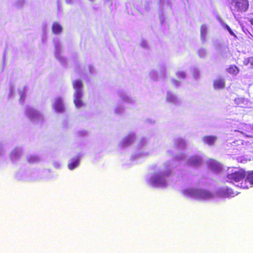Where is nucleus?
<instances>
[{
	"mask_svg": "<svg viewBox=\"0 0 253 253\" xmlns=\"http://www.w3.org/2000/svg\"><path fill=\"white\" fill-rule=\"evenodd\" d=\"M72 84L74 89V103L77 108L80 109L85 105L83 100L84 96L83 84L81 80H75L73 81Z\"/></svg>",
	"mask_w": 253,
	"mask_h": 253,
	"instance_id": "f257e3e1",
	"label": "nucleus"
},
{
	"mask_svg": "<svg viewBox=\"0 0 253 253\" xmlns=\"http://www.w3.org/2000/svg\"><path fill=\"white\" fill-rule=\"evenodd\" d=\"M228 3L234 14L236 12L246 11L249 7L247 0H228Z\"/></svg>",
	"mask_w": 253,
	"mask_h": 253,
	"instance_id": "f03ea898",
	"label": "nucleus"
},
{
	"mask_svg": "<svg viewBox=\"0 0 253 253\" xmlns=\"http://www.w3.org/2000/svg\"><path fill=\"white\" fill-rule=\"evenodd\" d=\"M25 114L33 122L41 123L44 121L42 114L33 107H27L25 110Z\"/></svg>",
	"mask_w": 253,
	"mask_h": 253,
	"instance_id": "7ed1b4c3",
	"label": "nucleus"
},
{
	"mask_svg": "<svg viewBox=\"0 0 253 253\" xmlns=\"http://www.w3.org/2000/svg\"><path fill=\"white\" fill-rule=\"evenodd\" d=\"M53 42L55 46L54 56L61 64L65 65L66 63V59L61 55L63 51L62 46L58 39H54Z\"/></svg>",
	"mask_w": 253,
	"mask_h": 253,
	"instance_id": "20e7f679",
	"label": "nucleus"
},
{
	"mask_svg": "<svg viewBox=\"0 0 253 253\" xmlns=\"http://www.w3.org/2000/svg\"><path fill=\"white\" fill-rule=\"evenodd\" d=\"M246 176V171L243 169H240L227 175L228 180L230 182H239L244 179Z\"/></svg>",
	"mask_w": 253,
	"mask_h": 253,
	"instance_id": "39448f33",
	"label": "nucleus"
},
{
	"mask_svg": "<svg viewBox=\"0 0 253 253\" xmlns=\"http://www.w3.org/2000/svg\"><path fill=\"white\" fill-rule=\"evenodd\" d=\"M166 100L167 102L176 106L180 105L181 103V100L177 95L170 90L167 91Z\"/></svg>",
	"mask_w": 253,
	"mask_h": 253,
	"instance_id": "423d86ee",
	"label": "nucleus"
},
{
	"mask_svg": "<svg viewBox=\"0 0 253 253\" xmlns=\"http://www.w3.org/2000/svg\"><path fill=\"white\" fill-rule=\"evenodd\" d=\"M64 100L63 97L61 96L55 98L52 107L56 112L62 113L65 111Z\"/></svg>",
	"mask_w": 253,
	"mask_h": 253,
	"instance_id": "0eeeda50",
	"label": "nucleus"
},
{
	"mask_svg": "<svg viewBox=\"0 0 253 253\" xmlns=\"http://www.w3.org/2000/svg\"><path fill=\"white\" fill-rule=\"evenodd\" d=\"M166 74V67L162 66L160 68V75H159L157 72L155 70H152L149 72L150 78L154 81H158L161 77H164Z\"/></svg>",
	"mask_w": 253,
	"mask_h": 253,
	"instance_id": "6e6552de",
	"label": "nucleus"
},
{
	"mask_svg": "<svg viewBox=\"0 0 253 253\" xmlns=\"http://www.w3.org/2000/svg\"><path fill=\"white\" fill-rule=\"evenodd\" d=\"M196 198L197 200L209 199L212 197V194L211 192L205 189H199L196 193Z\"/></svg>",
	"mask_w": 253,
	"mask_h": 253,
	"instance_id": "1a4fd4ad",
	"label": "nucleus"
},
{
	"mask_svg": "<svg viewBox=\"0 0 253 253\" xmlns=\"http://www.w3.org/2000/svg\"><path fill=\"white\" fill-rule=\"evenodd\" d=\"M117 94L121 100L126 103L133 104L135 103V100L123 90L118 91Z\"/></svg>",
	"mask_w": 253,
	"mask_h": 253,
	"instance_id": "9d476101",
	"label": "nucleus"
},
{
	"mask_svg": "<svg viewBox=\"0 0 253 253\" xmlns=\"http://www.w3.org/2000/svg\"><path fill=\"white\" fill-rule=\"evenodd\" d=\"M164 176L162 174H158L151 178V184L155 186H157L159 184L164 182Z\"/></svg>",
	"mask_w": 253,
	"mask_h": 253,
	"instance_id": "9b49d317",
	"label": "nucleus"
},
{
	"mask_svg": "<svg viewBox=\"0 0 253 253\" xmlns=\"http://www.w3.org/2000/svg\"><path fill=\"white\" fill-rule=\"evenodd\" d=\"M80 158L79 156H77L72 158L68 165L69 169L70 170H73L76 168L78 167L80 164Z\"/></svg>",
	"mask_w": 253,
	"mask_h": 253,
	"instance_id": "f8f14e48",
	"label": "nucleus"
},
{
	"mask_svg": "<svg viewBox=\"0 0 253 253\" xmlns=\"http://www.w3.org/2000/svg\"><path fill=\"white\" fill-rule=\"evenodd\" d=\"M208 32V28L207 25L203 24L201 26L200 29V37L202 42H204L206 41V36Z\"/></svg>",
	"mask_w": 253,
	"mask_h": 253,
	"instance_id": "ddd939ff",
	"label": "nucleus"
},
{
	"mask_svg": "<svg viewBox=\"0 0 253 253\" xmlns=\"http://www.w3.org/2000/svg\"><path fill=\"white\" fill-rule=\"evenodd\" d=\"M213 86L215 89H220L224 88L225 80L223 79L218 78L213 82Z\"/></svg>",
	"mask_w": 253,
	"mask_h": 253,
	"instance_id": "4468645a",
	"label": "nucleus"
},
{
	"mask_svg": "<svg viewBox=\"0 0 253 253\" xmlns=\"http://www.w3.org/2000/svg\"><path fill=\"white\" fill-rule=\"evenodd\" d=\"M202 140L205 144L211 145L216 141L217 137L215 136H205L203 137Z\"/></svg>",
	"mask_w": 253,
	"mask_h": 253,
	"instance_id": "2eb2a0df",
	"label": "nucleus"
},
{
	"mask_svg": "<svg viewBox=\"0 0 253 253\" xmlns=\"http://www.w3.org/2000/svg\"><path fill=\"white\" fill-rule=\"evenodd\" d=\"M52 31L54 34H59L62 32V27L57 22H54L52 26Z\"/></svg>",
	"mask_w": 253,
	"mask_h": 253,
	"instance_id": "dca6fc26",
	"label": "nucleus"
},
{
	"mask_svg": "<svg viewBox=\"0 0 253 253\" xmlns=\"http://www.w3.org/2000/svg\"><path fill=\"white\" fill-rule=\"evenodd\" d=\"M244 179L246 183H248L250 186H252L253 185V171L246 172V176Z\"/></svg>",
	"mask_w": 253,
	"mask_h": 253,
	"instance_id": "f3484780",
	"label": "nucleus"
},
{
	"mask_svg": "<svg viewBox=\"0 0 253 253\" xmlns=\"http://www.w3.org/2000/svg\"><path fill=\"white\" fill-rule=\"evenodd\" d=\"M124 111L125 107L123 104H118L114 109V112L116 115H122Z\"/></svg>",
	"mask_w": 253,
	"mask_h": 253,
	"instance_id": "a211bd4d",
	"label": "nucleus"
},
{
	"mask_svg": "<svg viewBox=\"0 0 253 253\" xmlns=\"http://www.w3.org/2000/svg\"><path fill=\"white\" fill-rule=\"evenodd\" d=\"M219 21L223 29L227 30L231 35L233 36L235 38H237V36L234 32L226 23H225L221 19H220Z\"/></svg>",
	"mask_w": 253,
	"mask_h": 253,
	"instance_id": "6ab92c4d",
	"label": "nucleus"
},
{
	"mask_svg": "<svg viewBox=\"0 0 253 253\" xmlns=\"http://www.w3.org/2000/svg\"><path fill=\"white\" fill-rule=\"evenodd\" d=\"M227 71L230 74L236 75L239 72V69L234 65L230 66L227 69Z\"/></svg>",
	"mask_w": 253,
	"mask_h": 253,
	"instance_id": "aec40b11",
	"label": "nucleus"
},
{
	"mask_svg": "<svg viewBox=\"0 0 253 253\" xmlns=\"http://www.w3.org/2000/svg\"><path fill=\"white\" fill-rule=\"evenodd\" d=\"M144 124L147 126L156 125L157 121L153 118H147L144 120Z\"/></svg>",
	"mask_w": 253,
	"mask_h": 253,
	"instance_id": "412c9836",
	"label": "nucleus"
},
{
	"mask_svg": "<svg viewBox=\"0 0 253 253\" xmlns=\"http://www.w3.org/2000/svg\"><path fill=\"white\" fill-rule=\"evenodd\" d=\"M247 100L244 98H237L234 99V102L240 107H243V105H246Z\"/></svg>",
	"mask_w": 253,
	"mask_h": 253,
	"instance_id": "4be33fe9",
	"label": "nucleus"
},
{
	"mask_svg": "<svg viewBox=\"0 0 253 253\" xmlns=\"http://www.w3.org/2000/svg\"><path fill=\"white\" fill-rule=\"evenodd\" d=\"M189 165L190 166H196L201 163L200 159L198 157H192L189 160Z\"/></svg>",
	"mask_w": 253,
	"mask_h": 253,
	"instance_id": "5701e85b",
	"label": "nucleus"
},
{
	"mask_svg": "<svg viewBox=\"0 0 253 253\" xmlns=\"http://www.w3.org/2000/svg\"><path fill=\"white\" fill-rule=\"evenodd\" d=\"M26 89V86H24L22 89L19 90V93L20 95V99L19 102L20 103H23L25 98V91Z\"/></svg>",
	"mask_w": 253,
	"mask_h": 253,
	"instance_id": "b1692460",
	"label": "nucleus"
},
{
	"mask_svg": "<svg viewBox=\"0 0 253 253\" xmlns=\"http://www.w3.org/2000/svg\"><path fill=\"white\" fill-rule=\"evenodd\" d=\"M160 6L161 8L163 9L167 7L170 6L169 0H160Z\"/></svg>",
	"mask_w": 253,
	"mask_h": 253,
	"instance_id": "393cba45",
	"label": "nucleus"
},
{
	"mask_svg": "<svg viewBox=\"0 0 253 253\" xmlns=\"http://www.w3.org/2000/svg\"><path fill=\"white\" fill-rule=\"evenodd\" d=\"M198 54L200 58H205L207 54V51L206 49L204 48H200L198 51Z\"/></svg>",
	"mask_w": 253,
	"mask_h": 253,
	"instance_id": "a878e982",
	"label": "nucleus"
},
{
	"mask_svg": "<svg viewBox=\"0 0 253 253\" xmlns=\"http://www.w3.org/2000/svg\"><path fill=\"white\" fill-rule=\"evenodd\" d=\"M175 75L178 79L182 80L185 79L186 76V73L181 71H178L176 72Z\"/></svg>",
	"mask_w": 253,
	"mask_h": 253,
	"instance_id": "bb28decb",
	"label": "nucleus"
},
{
	"mask_svg": "<svg viewBox=\"0 0 253 253\" xmlns=\"http://www.w3.org/2000/svg\"><path fill=\"white\" fill-rule=\"evenodd\" d=\"M243 63L245 65H248L250 64L251 67L253 68V57L245 59Z\"/></svg>",
	"mask_w": 253,
	"mask_h": 253,
	"instance_id": "cd10ccee",
	"label": "nucleus"
},
{
	"mask_svg": "<svg viewBox=\"0 0 253 253\" xmlns=\"http://www.w3.org/2000/svg\"><path fill=\"white\" fill-rule=\"evenodd\" d=\"M24 3V0H17L15 2V5L17 8H20L23 6Z\"/></svg>",
	"mask_w": 253,
	"mask_h": 253,
	"instance_id": "c85d7f7f",
	"label": "nucleus"
},
{
	"mask_svg": "<svg viewBox=\"0 0 253 253\" xmlns=\"http://www.w3.org/2000/svg\"><path fill=\"white\" fill-rule=\"evenodd\" d=\"M171 83L175 87H178V86H179L181 84V82L179 81H177L175 79H172L171 80Z\"/></svg>",
	"mask_w": 253,
	"mask_h": 253,
	"instance_id": "c756f323",
	"label": "nucleus"
},
{
	"mask_svg": "<svg viewBox=\"0 0 253 253\" xmlns=\"http://www.w3.org/2000/svg\"><path fill=\"white\" fill-rule=\"evenodd\" d=\"M159 19L161 24L163 25L166 19L163 12H161L160 13H159Z\"/></svg>",
	"mask_w": 253,
	"mask_h": 253,
	"instance_id": "7c9ffc66",
	"label": "nucleus"
},
{
	"mask_svg": "<svg viewBox=\"0 0 253 253\" xmlns=\"http://www.w3.org/2000/svg\"><path fill=\"white\" fill-rule=\"evenodd\" d=\"M200 76V72L197 69H195L193 71V77L195 79H197Z\"/></svg>",
	"mask_w": 253,
	"mask_h": 253,
	"instance_id": "2f4dec72",
	"label": "nucleus"
},
{
	"mask_svg": "<svg viewBox=\"0 0 253 253\" xmlns=\"http://www.w3.org/2000/svg\"><path fill=\"white\" fill-rule=\"evenodd\" d=\"M140 45H141V47H142L144 48H147L148 47L147 42L145 41H144V40L142 41V42H141Z\"/></svg>",
	"mask_w": 253,
	"mask_h": 253,
	"instance_id": "473e14b6",
	"label": "nucleus"
},
{
	"mask_svg": "<svg viewBox=\"0 0 253 253\" xmlns=\"http://www.w3.org/2000/svg\"><path fill=\"white\" fill-rule=\"evenodd\" d=\"M78 1L79 0H65L66 2L68 4H74Z\"/></svg>",
	"mask_w": 253,
	"mask_h": 253,
	"instance_id": "72a5a7b5",
	"label": "nucleus"
},
{
	"mask_svg": "<svg viewBox=\"0 0 253 253\" xmlns=\"http://www.w3.org/2000/svg\"><path fill=\"white\" fill-rule=\"evenodd\" d=\"M88 70L90 74H93L95 73V69L92 66L90 65L88 66Z\"/></svg>",
	"mask_w": 253,
	"mask_h": 253,
	"instance_id": "f704fd0d",
	"label": "nucleus"
},
{
	"mask_svg": "<svg viewBox=\"0 0 253 253\" xmlns=\"http://www.w3.org/2000/svg\"><path fill=\"white\" fill-rule=\"evenodd\" d=\"M14 93V90L13 87H10V90H9V97H12Z\"/></svg>",
	"mask_w": 253,
	"mask_h": 253,
	"instance_id": "c9c22d12",
	"label": "nucleus"
},
{
	"mask_svg": "<svg viewBox=\"0 0 253 253\" xmlns=\"http://www.w3.org/2000/svg\"><path fill=\"white\" fill-rule=\"evenodd\" d=\"M244 134H245V135H246V136L249 137H253V135L252 134H250L249 133H245Z\"/></svg>",
	"mask_w": 253,
	"mask_h": 253,
	"instance_id": "e433bc0d",
	"label": "nucleus"
},
{
	"mask_svg": "<svg viewBox=\"0 0 253 253\" xmlns=\"http://www.w3.org/2000/svg\"><path fill=\"white\" fill-rule=\"evenodd\" d=\"M243 188H248L249 187L248 185H245V186H242Z\"/></svg>",
	"mask_w": 253,
	"mask_h": 253,
	"instance_id": "4c0bfd02",
	"label": "nucleus"
},
{
	"mask_svg": "<svg viewBox=\"0 0 253 253\" xmlns=\"http://www.w3.org/2000/svg\"><path fill=\"white\" fill-rule=\"evenodd\" d=\"M110 1V0H105V1L106 2H107V1Z\"/></svg>",
	"mask_w": 253,
	"mask_h": 253,
	"instance_id": "58836bf2",
	"label": "nucleus"
}]
</instances>
